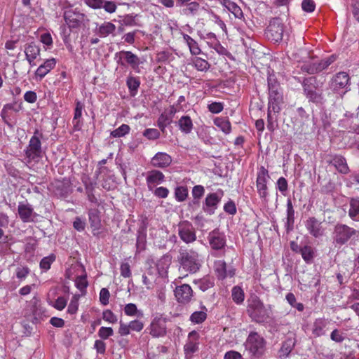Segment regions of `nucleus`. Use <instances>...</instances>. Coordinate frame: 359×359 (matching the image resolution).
<instances>
[{
  "instance_id": "864d4df0",
  "label": "nucleus",
  "mask_w": 359,
  "mask_h": 359,
  "mask_svg": "<svg viewBox=\"0 0 359 359\" xmlns=\"http://www.w3.org/2000/svg\"><path fill=\"white\" fill-rule=\"evenodd\" d=\"M269 94L283 93L280 84L271 76L268 78Z\"/></svg>"
},
{
  "instance_id": "1a4fd4ad",
  "label": "nucleus",
  "mask_w": 359,
  "mask_h": 359,
  "mask_svg": "<svg viewBox=\"0 0 359 359\" xmlns=\"http://www.w3.org/2000/svg\"><path fill=\"white\" fill-rule=\"evenodd\" d=\"M317 82L315 77H309L303 81L304 91L306 97L315 103L321 102L323 100L322 93L317 90Z\"/></svg>"
},
{
  "instance_id": "bf43d9fd",
  "label": "nucleus",
  "mask_w": 359,
  "mask_h": 359,
  "mask_svg": "<svg viewBox=\"0 0 359 359\" xmlns=\"http://www.w3.org/2000/svg\"><path fill=\"white\" fill-rule=\"evenodd\" d=\"M128 324H129V327L130 328V330L135 331L137 332H141L144 327V323L139 319H135V320H131L128 323Z\"/></svg>"
},
{
  "instance_id": "c756f323",
  "label": "nucleus",
  "mask_w": 359,
  "mask_h": 359,
  "mask_svg": "<svg viewBox=\"0 0 359 359\" xmlns=\"http://www.w3.org/2000/svg\"><path fill=\"white\" fill-rule=\"evenodd\" d=\"M83 104L80 101L76 102V107L74 109V114L72 120L74 130L76 131L80 130L81 128V118L82 116V111L83 109Z\"/></svg>"
},
{
  "instance_id": "7c9ffc66",
  "label": "nucleus",
  "mask_w": 359,
  "mask_h": 359,
  "mask_svg": "<svg viewBox=\"0 0 359 359\" xmlns=\"http://www.w3.org/2000/svg\"><path fill=\"white\" fill-rule=\"evenodd\" d=\"M296 340L294 337H287L283 341L279 350L280 357H287L295 346Z\"/></svg>"
},
{
  "instance_id": "603ef678",
  "label": "nucleus",
  "mask_w": 359,
  "mask_h": 359,
  "mask_svg": "<svg viewBox=\"0 0 359 359\" xmlns=\"http://www.w3.org/2000/svg\"><path fill=\"white\" fill-rule=\"evenodd\" d=\"M126 83L130 93L134 92L135 95L140 87V81L138 78L130 76L128 78Z\"/></svg>"
},
{
  "instance_id": "423d86ee",
  "label": "nucleus",
  "mask_w": 359,
  "mask_h": 359,
  "mask_svg": "<svg viewBox=\"0 0 359 359\" xmlns=\"http://www.w3.org/2000/svg\"><path fill=\"white\" fill-rule=\"evenodd\" d=\"M66 25L70 29H79L85 25L87 20L86 15L81 13L79 8H67L63 14Z\"/></svg>"
},
{
  "instance_id": "5701e85b",
  "label": "nucleus",
  "mask_w": 359,
  "mask_h": 359,
  "mask_svg": "<svg viewBox=\"0 0 359 359\" xmlns=\"http://www.w3.org/2000/svg\"><path fill=\"white\" fill-rule=\"evenodd\" d=\"M56 60L55 58L47 59L41 64L35 72V77L36 79L41 80L44 78L56 65Z\"/></svg>"
},
{
  "instance_id": "a211bd4d",
  "label": "nucleus",
  "mask_w": 359,
  "mask_h": 359,
  "mask_svg": "<svg viewBox=\"0 0 359 359\" xmlns=\"http://www.w3.org/2000/svg\"><path fill=\"white\" fill-rule=\"evenodd\" d=\"M350 81L348 74L341 72L336 74L331 80L330 88L335 92L345 89L348 86Z\"/></svg>"
},
{
  "instance_id": "bb28decb",
  "label": "nucleus",
  "mask_w": 359,
  "mask_h": 359,
  "mask_svg": "<svg viewBox=\"0 0 359 359\" xmlns=\"http://www.w3.org/2000/svg\"><path fill=\"white\" fill-rule=\"evenodd\" d=\"M328 325L327 320L320 318L315 320L313 324L312 333L316 337L325 335L326 333V327Z\"/></svg>"
},
{
  "instance_id": "3c124183",
  "label": "nucleus",
  "mask_w": 359,
  "mask_h": 359,
  "mask_svg": "<svg viewBox=\"0 0 359 359\" xmlns=\"http://www.w3.org/2000/svg\"><path fill=\"white\" fill-rule=\"evenodd\" d=\"M55 258L56 257L54 254H51L49 256L43 257L40 262V268L44 271L50 269L51 264L55 262Z\"/></svg>"
},
{
  "instance_id": "ea45409f",
  "label": "nucleus",
  "mask_w": 359,
  "mask_h": 359,
  "mask_svg": "<svg viewBox=\"0 0 359 359\" xmlns=\"http://www.w3.org/2000/svg\"><path fill=\"white\" fill-rule=\"evenodd\" d=\"M231 297L233 301L236 304H241L244 301L245 294L243 289L241 287L234 286L231 290Z\"/></svg>"
},
{
  "instance_id": "9b49d317",
  "label": "nucleus",
  "mask_w": 359,
  "mask_h": 359,
  "mask_svg": "<svg viewBox=\"0 0 359 359\" xmlns=\"http://www.w3.org/2000/svg\"><path fill=\"white\" fill-rule=\"evenodd\" d=\"M178 235L182 241L186 243H191L196 240V234L192 224L184 220L178 224Z\"/></svg>"
},
{
  "instance_id": "13d9d810",
  "label": "nucleus",
  "mask_w": 359,
  "mask_h": 359,
  "mask_svg": "<svg viewBox=\"0 0 359 359\" xmlns=\"http://www.w3.org/2000/svg\"><path fill=\"white\" fill-rule=\"evenodd\" d=\"M199 8V4L196 1H192L187 5V7L183 9L184 14L187 15H194Z\"/></svg>"
},
{
  "instance_id": "2eb2a0df",
  "label": "nucleus",
  "mask_w": 359,
  "mask_h": 359,
  "mask_svg": "<svg viewBox=\"0 0 359 359\" xmlns=\"http://www.w3.org/2000/svg\"><path fill=\"white\" fill-rule=\"evenodd\" d=\"M41 142L39 140V137L33 135L29 142L27 149H25L26 157L29 161H34L41 157Z\"/></svg>"
},
{
  "instance_id": "338daca9",
  "label": "nucleus",
  "mask_w": 359,
  "mask_h": 359,
  "mask_svg": "<svg viewBox=\"0 0 359 359\" xmlns=\"http://www.w3.org/2000/svg\"><path fill=\"white\" fill-rule=\"evenodd\" d=\"M330 339L337 343H341L345 339L344 333L338 329H334L330 334Z\"/></svg>"
},
{
  "instance_id": "f03ea898",
  "label": "nucleus",
  "mask_w": 359,
  "mask_h": 359,
  "mask_svg": "<svg viewBox=\"0 0 359 359\" xmlns=\"http://www.w3.org/2000/svg\"><path fill=\"white\" fill-rule=\"evenodd\" d=\"M208 241L211 249V255L222 257L226 254V239L224 233L214 229L208 233Z\"/></svg>"
},
{
  "instance_id": "473e14b6",
  "label": "nucleus",
  "mask_w": 359,
  "mask_h": 359,
  "mask_svg": "<svg viewBox=\"0 0 359 359\" xmlns=\"http://www.w3.org/2000/svg\"><path fill=\"white\" fill-rule=\"evenodd\" d=\"M179 129L184 134H189L194 128L193 121L189 116H182L178 121Z\"/></svg>"
},
{
  "instance_id": "69168bd1",
  "label": "nucleus",
  "mask_w": 359,
  "mask_h": 359,
  "mask_svg": "<svg viewBox=\"0 0 359 359\" xmlns=\"http://www.w3.org/2000/svg\"><path fill=\"white\" fill-rule=\"evenodd\" d=\"M67 299L65 297H58L52 305L55 309L62 311L67 306Z\"/></svg>"
},
{
  "instance_id": "de8ad7c7",
  "label": "nucleus",
  "mask_w": 359,
  "mask_h": 359,
  "mask_svg": "<svg viewBox=\"0 0 359 359\" xmlns=\"http://www.w3.org/2000/svg\"><path fill=\"white\" fill-rule=\"evenodd\" d=\"M171 117L165 113H163L159 116L157 125L162 132H164L166 127L171 123Z\"/></svg>"
},
{
  "instance_id": "aec40b11",
  "label": "nucleus",
  "mask_w": 359,
  "mask_h": 359,
  "mask_svg": "<svg viewBox=\"0 0 359 359\" xmlns=\"http://www.w3.org/2000/svg\"><path fill=\"white\" fill-rule=\"evenodd\" d=\"M214 269L219 280H224L227 277L232 278L235 275L234 269L227 270L226 264L224 260H217L214 263Z\"/></svg>"
},
{
  "instance_id": "2f4dec72",
  "label": "nucleus",
  "mask_w": 359,
  "mask_h": 359,
  "mask_svg": "<svg viewBox=\"0 0 359 359\" xmlns=\"http://www.w3.org/2000/svg\"><path fill=\"white\" fill-rule=\"evenodd\" d=\"M327 68L323 60L312 62L311 64H304L302 69L310 74H316Z\"/></svg>"
},
{
  "instance_id": "f257e3e1",
  "label": "nucleus",
  "mask_w": 359,
  "mask_h": 359,
  "mask_svg": "<svg viewBox=\"0 0 359 359\" xmlns=\"http://www.w3.org/2000/svg\"><path fill=\"white\" fill-rule=\"evenodd\" d=\"M178 260L182 269L190 274L198 272L202 266L201 256L193 249H180Z\"/></svg>"
},
{
  "instance_id": "4c0bfd02",
  "label": "nucleus",
  "mask_w": 359,
  "mask_h": 359,
  "mask_svg": "<svg viewBox=\"0 0 359 359\" xmlns=\"http://www.w3.org/2000/svg\"><path fill=\"white\" fill-rule=\"evenodd\" d=\"M203 311H195L190 316L189 320L191 323L194 324H200L206 320L207 309L205 306H203Z\"/></svg>"
},
{
  "instance_id": "680f3d73",
  "label": "nucleus",
  "mask_w": 359,
  "mask_h": 359,
  "mask_svg": "<svg viewBox=\"0 0 359 359\" xmlns=\"http://www.w3.org/2000/svg\"><path fill=\"white\" fill-rule=\"evenodd\" d=\"M143 135L149 140H154L159 138L160 133L156 128H147L144 131Z\"/></svg>"
},
{
  "instance_id": "5fc2aeb1",
  "label": "nucleus",
  "mask_w": 359,
  "mask_h": 359,
  "mask_svg": "<svg viewBox=\"0 0 359 359\" xmlns=\"http://www.w3.org/2000/svg\"><path fill=\"white\" fill-rule=\"evenodd\" d=\"M30 273L28 266H18L15 270V275L20 280H25Z\"/></svg>"
},
{
  "instance_id": "58836bf2",
  "label": "nucleus",
  "mask_w": 359,
  "mask_h": 359,
  "mask_svg": "<svg viewBox=\"0 0 359 359\" xmlns=\"http://www.w3.org/2000/svg\"><path fill=\"white\" fill-rule=\"evenodd\" d=\"M137 14H127L123 16L121 23L127 27L141 26L137 20Z\"/></svg>"
},
{
  "instance_id": "dca6fc26",
  "label": "nucleus",
  "mask_w": 359,
  "mask_h": 359,
  "mask_svg": "<svg viewBox=\"0 0 359 359\" xmlns=\"http://www.w3.org/2000/svg\"><path fill=\"white\" fill-rule=\"evenodd\" d=\"M283 103V93L269 94L268 119L271 118V112L278 114L281 110V104Z\"/></svg>"
},
{
  "instance_id": "6ab92c4d",
  "label": "nucleus",
  "mask_w": 359,
  "mask_h": 359,
  "mask_svg": "<svg viewBox=\"0 0 359 359\" xmlns=\"http://www.w3.org/2000/svg\"><path fill=\"white\" fill-rule=\"evenodd\" d=\"M119 55V60L118 63L121 66H125L126 64L121 61L122 59H124L126 62L133 69H136L138 68L140 65V58L137 55L133 53L131 51H126L122 50L116 54V55Z\"/></svg>"
},
{
  "instance_id": "a18cd8bd",
  "label": "nucleus",
  "mask_w": 359,
  "mask_h": 359,
  "mask_svg": "<svg viewBox=\"0 0 359 359\" xmlns=\"http://www.w3.org/2000/svg\"><path fill=\"white\" fill-rule=\"evenodd\" d=\"M188 196V189L187 187L180 186L175 189V197L178 202L184 201Z\"/></svg>"
},
{
  "instance_id": "f704fd0d",
  "label": "nucleus",
  "mask_w": 359,
  "mask_h": 359,
  "mask_svg": "<svg viewBox=\"0 0 359 359\" xmlns=\"http://www.w3.org/2000/svg\"><path fill=\"white\" fill-rule=\"evenodd\" d=\"M348 216L354 221H359V197L351 198Z\"/></svg>"
},
{
  "instance_id": "c9c22d12",
  "label": "nucleus",
  "mask_w": 359,
  "mask_h": 359,
  "mask_svg": "<svg viewBox=\"0 0 359 359\" xmlns=\"http://www.w3.org/2000/svg\"><path fill=\"white\" fill-rule=\"evenodd\" d=\"M183 39L189 46L191 55H198L201 54V50L198 46V43L194 39L186 34L183 35Z\"/></svg>"
},
{
  "instance_id": "49530a36",
  "label": "nucleus",
  "mask_w": 359,
  "mask_h": 359,
  "mask_svg": "<svg viewBox=\"0 0 359 359\" xmlns=\"http://www.w3.org/2000/svg\"><path fill=\"white\" fill-rule=\"evenodd\" d=\"M285 299L288 304L295 308L299 311H303L304 309V306L302 303L297 302L296 297L294 294L292 292H289L286 294Z\"/></svg>"
},
{
  "instance_id": "8fccbe9b",
  "label": "nucleus",
  "mask_w": 359,
  "mask_h": 359,
  "mask_svg": "<svg viewBox=\"0 0 359 359\" xmlns=\"http://www.w3.org/2000/svg\"><path fill=\"white\" fill-rule=\"evenodd\" d=\"M294 222V210L290 199L287 201V224L293 226Z\"/></svg>"
},
{
  "instance_id": "f8f14e48",
  "label": "nucleus",
  "mask_w": 359,
  "mask_h": 359,
  "mask_svg": "<svg viewBox=\"0 0 359 359\" xmlns=\"http://www.w3.org/2000/svg\"><path fill=\"white\" fill-rule=\"evenodd\" d=\"M223 195L224 192L222 190H219V192L208 194L205 198L203 210L209 215L214 214Z\"/></svg>"
},
{
  "instance_id": "09e8293b",
  "label": "nucleus",
  "mask_w": 359,
  "mask_h": 359,
  "mask_svg": "<svg viewBox=\"0 0 359 359\" xmlns=\"http://www.w3.org/2000/svg\"><path fill=\"white\" fill-rule=\"evenodd\" d=\"M130 128L127 124H122L118 128L111 132L113 137H121L130 133Z\"/></svg>"
},
{
  "instance_id": "6e6d98bb",
  "label": "nucleus",
  "mask_w": 359,
  "mask_h": 359,
  "mask_svg": "<svg viewBox=\"0 0 359 359\" xmlns=\"http://www.w3.org/2000/svg\"><path fill=\"white\" fill-rule=\"evenodd\" d=\"M114 334V330L110 327H101L98 330V336L102 340H106Z\"/></svg>"
},
{
  "instance_id": "20e7f679",
  "label": "nucleus",
  "mask_w": 359,
  "mask_h": 359,
  "mask_svg": "<svg viewBox=\"0 0 359 359\" xmlns=\"http://www.w3.org/2000/svg\"><path fill=\"white\" fill-rule=\"evenodd\" d=\"M247 312L250 317L257 323H263L269 318L267 309L259 298L256 296L249 300Z\"/></svg>"
},
{
  "instance_id": "e2e57ef3",
  "label": "nucleus",
  "mask_w": 359,
  "mask_h": 359,
  "mask_svg": "<svg viewBox=\"0 0 359 359\" xmlns=\"http://www.w3.org/2000/svg\"><path fill=\"white\" fill-rule=\"evenodd\" d=\"M208 110L213 114H219L224 109L222 102H213L208 105Z\"/></svg>"
},
{
  "instance_id": "ddd939ff",
  "label": "nucleus",
  "mask_w": 359,
  "mask_h": 359,
  "mask_svg": "<svg viewBox=\"0 0 359 359\" xmlns=\"http://www.w3.org/2000/svg\"><path fill=\"white\" fill-rule=\"evenodd\" d=\"M199 338V333L196 330H193L189 333L187 340L184 346L186 358L189 359L194 353L198 351Z\"/></svg>"
},
{
  "instance_id": "c03bdc74",
  "label": "nucleus",
  "mask_w": 359,
  "mask_h": 359,
  "mask_svg": "<svg viewBox=\"0 0 359 359\" xmlns=\"http://www.w3.org/2000/svg\"><path fill=\"white\" fill-rule=\"evenodd\" d=\"M192 62L194 66L198 71L206 72L210 67V65L207 60L198 57H196L195 58H194Z\"/></svg>"
},
{
  "instance_id": "4468645a",
  "label": "nucleus",
  "mask_w": 359,
  "mask_h": 359,
  "mask_svg": "<svg viewBox=\"0 0 359 359\" xmlns=\"http://www.w3.org/2000/svg\"><path fill=\"white\" fill-rule=\"evenodd\" d=\"M174 294L177 302L186 305L191 301L194 291L189 284H182L175 287Z\"/></svg>"
},
{
  "instance_id": "39448f33",
  "label": "nucleus",
  "mask_w": 359,
  "mask_h": 359,
  "mask_svg": "<svg viewBox=\"0 0 359 359\" xmlns=\"http://www.w3.org/2000/svg\"><path fill=\"white\" fill-rule=\"evenodd\" d=\"M246 349L249 351L252 355L261 357L266 350V341L263 337L256 332H252L249 334L246 344Z\"/></svg>"
},
{
  "instance_id": "a19ab883",
  "label": "nucleus",
  "mask_w": 359,
  "mask_h": 359,
  "mask_svg": "<svg viewBox=\"0 0 359 359\" xmlns=\"http://www.w3.org/2000/svg\"><path fill=\"white\" fill-rule=\"evenodd\" d=\"M299 253L306 263L312 262L314 257V251L311 246L305 245L299 248Z\"/></svg>"
},
{
  "instance_id": "0eeeda50",
  "label": "nucleus",
  "mask_w": 359,
  "mask_h": 359,
  "mask_svg": "<svg viewBox=\"0 0 359 359\" xmlns=\"http://www.w3.org/2000/svg\"><path fill=\"white\" fill-rule=\"evenodd\" d=\"M269 178V171L264 166H261L257 173L256 187L260 198L264 202H268L267 182Z\"/></svg>"
},
{
  "instance_id": "37998d69",
  "label": "nucleus",
  "mask_w": 359,
  "mask_h": 359,
  "mask_svg": "<svg viewBox=\"0 0 359 359\" xmlns=\"http://www.w3.org/2000/svg\"><path fill=\"white\" fill-rule=\"evenodd\" d=\"M221 4L225 6L230 12H231L236 17L242 14L241 8L234 2L230 0H222Z\"/></svg>"
},
{
  "instance_id": "9d476101",
  "label": "nucleus",
  "mask_w": 359,
  "mask_h": 359,
  "mask_svg": "<svg viewBox=\"0 0 359 359\" xmlns=\"http://www.w3.org/2000/svg\"><path fill=\"white\" fill-rule=\"evenodd\" d=\"M145 332L149 333L154 338L164 337L167 333L166 320L161 316H156L150 325L146 328Z\"/></svg>"
},
{
  "instance_id": "412c9836",
  "label": "nucleus",
  "mask_w": 359,
  "mask_h": 359,
  "mask_svg": "<svg viewBox=\"0 0 359 359\" xmlns=\"http://www.w3.org/2000/svg\"><path fill=\"white\" fill-rule=\"evenodd\" d=\"M18 212L20 219L24 223L33 222V217L36 215L33 208L29 203H20L18 207Z\"/></svg>"
},
{
  "instance_id": "79ce46f5",
  "label": "nucleus",
  "mask_w": 359,
  "mask_h": 359,
  "mask_svg": "<svg viewBox=\"0 0 359 359\" xmlns=\"http://www.w3.org/2000/svg\"><path fill=\"white\" fill-rule=\"evenodd\" d=\"M80 297L81 295L79 294H75L72 296L67 311L69 314L74 315L77 313L79 306Z\"/></svg>"
},
{
  "instance_id": "e433bc0d",
  "label": "nucleus",
  "mask_w": 359,
  "mask_h": 359,
  "mask_svg": "<svg viewBox=\"0 0 359 359\" xmlns=\"http://www.w3.org/2000/svg\"><path fill=\"white\" fill-rule=\"evenodd\" d=\"M214 124L225 134H229L231 131V123L225 118H216L214 120Z\"/></svg>"
},
{
  "instance_id": "cd10ccee",
  "label": "nucleus",
  "mask_w": 359,
  "mask_h": 359,
  "mask_svg": "<svg viewBox=\"0 0 359 359\" xmlns=\"http://www.w3.org/2000/svg\"><path fill=\"white\" fill-rule=\"evenodd\" d=\"M329 163L333 164L336 169L341 174H347L349 172L346 160L341 155H335Z\"/></svg>"
},
{
  "instance_id": "0e129e2a",
  "label": "nucleus",
  "mask_w": 359,
  "mask_h": 359,
  "mask_svg": "<svg viewBox=\"0 0 359 359\" xmlns=\"http://www.w3.org/2000/svg\"><path fill=\"white\" fill-rule=\"evenodd\" d=\"M102 318L106 322L109 323H115L117 321V318L116 315L111 310H105L102 313Z\"/></svg>"
},
{
  "instance_id": "b1692460",
  "label": "nucleus",
  "mask_w": 359,
  "mask_h": 359,
  "mask_svg": "<svg viewBox=\"0 0 359 359\" xmlns=\"http://www.w3.org/2000/svg\"><path fill=\"white\" fill-rule=\"evenodd\" d=\"M88 219L92 229V233L95 236H98L100 233L101 219L99 215V211L97 209H90L88 211Z\"/></svg>"
},
{
  "instance_id": "c85d7f7f",
  "label": "nucleus",
  "mask_w": 359,
  "mask_h": 359,
  "mask_svg": "<svg viewBox=\"0 0 359 359\" xmlns=\"http://www.w3.org/2000/svg\"><path fill=\"white\" fill-rule=\"evenodd\" d=\"M193 283L196 285L199 290L205 292L215 286V278L212 276H206L200 279H195Z\"/></svg>"
},
{
  "instance_id": "f3484780",
  "label": "nucleus",
  "mask_w": 359,
  "mask_h": 359,
  "mask_svg": "<svg viewBox=\"0 0 359 359\" xmlns=\"http://www.w3.org/2000/svg\"><path fill=\"white\" fill-rule=\"evenodd\" d=\"M305 226L309 233L315 238H319L324 234L325 229L323 226V222L315 217H309L305 222Z\"/></svg>"
},
{
  "instance_id": "4d7b16f0",
  "label": "nucleus",
  "mask_w": 359,
  "mask_h": 359,
  "mask_svg": "<svg viewBox=\"0 0 359 359\" xmlns=\"http://www.w3.org/2000/svg\"><path fill=\"white\" fill-rule=\"evenodd\" d=\"M88 284L86 276L76 277L75 280V285L81 292H86V289L88 287Z\"/></svg>"
},
{
  "instance_id": "393cba45",
  "label": "nucleus",
  "mask_w": 359,
  "mask_h": 359,
  "mask_svg": "<svg viewBox=\"0 0 359 359\" xmlns=\"http://www.w3.org/2000/svg\"><path fill=\"white\" fill-rule=\"evenodd\" d=\"M172 158L170 155L164 152H158L151 158V163L154 167L165 168L170 165Z\"/></svg>"
},
{
  "instance_id": "72a5a7b5",
  "label": "nucleus",
  "mask_w": 359,
  "mask_h": 359,
  "mask_svg": "<svg viewBox=\"0 0 359 359\" xmlns=\"http://www.w3.org/2000/svg\"><path fill=\"white\" fill-rule=\"evenodd\" d=\"M116 30V26L111 22H104L99 26L97 30V34L102 38L107 37L111 34H113Z\"/></svg>"
},
{
  "instance_id": "052dcab7",
  "label": "nucleus",
  "mask_w": 359,
  "mask_h": 359,
  "mask_svg": "<svg viewBox=\"0 0 359 359\" xmlns=\"http://www.w3.org/2000/svg\"><path fill=\"white\" fill-rule=\"evenodd\" d=\"M276 188L281 192L283 195L285 196V192L288 189V183L287 180L283 177L278 178L276 182Z\"/></svg>"
},
{
  "instance_id": "a878e982",
  "label": "nucleus",
  "mask_w": 359,
  "mask_h": 359,
  "mask_svg": "<svg viewBox=\"0 0 359 359\" xmlns=\"http://www.w3.org/2000/svg\"><path fill=\"white\" fill-rule=\"evenodd\" d=\"M165 176L163 173L157 170H153L147 173L146 178L147 184L149 189L156 184H161L164 181Z\"/></svg>"
},
{
  "instance_id": "7ed1b4c3",
  "label": "nucleus",
  "mask_w": 359,
  "mask_h": 359,
  "mask_svg": "<svg viewBox=\"0 0 359 359\" xmlns=\"http://www.w3.org/2000/svg\"><path fill=\"white\" fill-rule=\"evenodd\" d=\"M358 236L359 231L343 224H337L333 231L334 243L339 245H343Z\"/></svg>"
},
{
  "instance_id": "4be33fe9",
  "label": "nucleus",
  "mask_w": 359,
  "mask_h": 359,
  "mask_svg": "<svg viewBox=\"0 0 359 359\" xmlns=\"http://www.w3.org/2000/svg\"><path fill=\"white\" fill-rule=\"evenodd\" d=\"M25 58L30 66H34L35 63L34 62V60L37 58L38 56L40 55L41 48L39 46L35 44L34 42H31L27 43L25 46Z\"/></svg>"
},
{
  "instance_id": "6e6552de",
  "label": "nucleus",
  "mask_w": 359,
  "mask_h": 359,
  "mask_svg": "<svg viewBox=\"0 0 359 359\" xmlns=\"http://www.w3.org/2000/svg\"><path fill=\"white\" fill-rule=\"evenodd\" d=\"M284 33V25L279 18H273L270 21L265 31L268 40L278 43L282 41Z\"/></svg>"
},
{
  "instance_id": "774afa93",
  "label": "nucleus",
  "mask_w": 359,
  "mask_h": 359,
  "mask_svg": "<svg viewBox=\"0 0 359 359\" xmlns=\"http://www.w3.org/2000/svg\"><path fill=\"white\" fill-rule=\"evenodd\" d=\"M124 313L128 316H135L137 314L138 310L135 304H127L124 307Z\"/></svg>"
}]
</instances>
